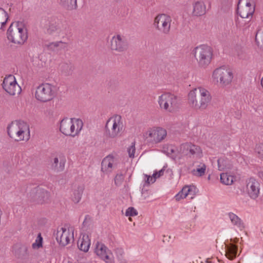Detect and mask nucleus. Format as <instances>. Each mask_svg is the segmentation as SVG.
Masks as SVG:
<instances>
[{"instance_id": "f257e3e1", "label": "nucleus", "mask_w": 263, "mask_h": 263, "mask_svg": "<svg viewBox=\"0 0 263 263\" xmlns=\"http://www.w3.org/2000/svg\"><path fill=\"white\" fill-rule=\"evenodd\" d=\"M212 95L209 90L198 87L191 90L188 94V103L190 106L196 109H205L212 101Z\"/></svg>"}, {"instance_id": "f03ea898", "label": "nucleus", "mask_w": 263, "mask_h": 263, "mask_svg": "<svg viewBox=\"0 0 263 263\" xmlns=\"http://www.w3.org/2000/svg\"><path fill=\"white\" fill-rule=\"evenodd\" d=\"M7 133L15 141H27L30 138L29 126L23 121H14L8 125Z\"/></svg>"}, {"instance_id": "7ed1b4c3", "label": "nucleus", "mask_w": 263, "mask_h": 263, "mask_svg": "<svg viewBox=\"0 0 263 263\" xmlns=\"http://www.w3.org/2000/svg\"><path fill=\"white\" fill-rule=\"evenodd\" d=\"M7 37L14 44L23 45L28 37L26 24L21 21L12 23L8 29Z\"/></svg>"}, {"instance_id": "20e7f679", "label": "nucleus", "mask_w": 263, "mask_h": 263, "mask_svg": "<svg viewBox=\"0 0 263 263\" xmlns=\"http://www.w3.org/2000/svg\"><path fill=\"white\" fill-rule=\"evenodd\" d=\"M105 129L107 138L115 139L121 137L125 129L121 116L115 115L110 117L106 123Z\"/></svg>"}, {"instance_id": "39448f33", "label": "nucleus", "mask_w": 263, "mask_h": 263, "mask_svg": "<svg viewBox=\"0 0 263 263\" xmlns=\"http://www.w3.org/2000/svg\"><path fill=\"white\" fill-rule=\"evenodd\" d=\"M192 54L196 60L198 66L205 68L211 63L213 58V50L206 45H200L195 47Z\"/></svg>"}, {"instance_id": "423d86ee", "label": "nucleus", "mask_w": 263, "mask_h": 263, "mask_svg": "<svg viewBox=\"0 0 263 263\" xmlns=\"http://www.w3.org/2000/svg\"><path fill=\"white\" fill-rule=\"evenodd\" d=\"M145 141L149 145H153L162 142L167 137L166 130L160 126L148 128L143 134Z\"/></svg>"}, {"instance_id": "0eeeda50", "label": "nucleus", "mask_w": 263, "mask_h": 263, "mask_svg": "<svg viewBox=\"0 0 263 263\" xmlns=\"http://www.w3.org/2000/svg\"><path fill=\"white\" fill-rule=\"evenodd\" d=\"M57 87L49 83L40 85L36 89L35 98L40 102H47L52 100L57 95Z\"/></svg>"}, {"instance_id": "6e6552de", "label": "nucleus", "mask_w": 263, "mask_h": 263, "mask_svg": "<svg viewBox=\"0 0 263 263\" xmlns=\"http://www.w3.org/2000/svg\"><path fill=\"white\" fill-rule=\"evenodd\" d=\"M158 103L161 110L172 112L177 106L178 98L173 93L165 92L158 97Z\"/></svg>"}, {"instance_id": "1a4fd4ad", "label": "nucleus", "mask_w": 263, "mask_h": 263, "mask_svg": "<svg viewBox=\"0 0 263 263\" xmlns=\"http://www.w3.org/2000/svg\"><path fill=\"white\" fill-rule=\"evenodd\" d=\"M212 78L221 87L230 85L233 79L232 70L228 68L221 67L214 70Z\"/></svg>"}, {"instance_id": "9d476101", "label": "nucleus", "mask_w": 263, "mask_h": 263, "mask_svg": "<svg viewBox=\"0 0 263 263\" xmlns=\"http://www.w3.org/2000/svg\"><path fill=\"white\" fill-rule=\"evenodd\" d=\"M172 20L171 17L166 14H159L154 18V27L159 32L164 34H169Z\"/></svg>"}, {"instance_id": "9b49d317", "label": "nucleus", "mask_w": 263, "mask_h": 263, "mask_svg": "<svg viewBox=\"0 0 263 263\" xmlns=\"http://www.w3.org/2000/svg\"><path fill=\"white\" fill-rule=\"evenodd\" d=\"M255 12V5L249 0H240L237 5V13L242 18L249 20V22Z\"/></svg>"}, {"instance_id": "f8f14e48", "label": "nucleus", "mask_w": 263, "mask_h": 263, "mask_svg": "<svg viewBox=\"0 0 263 263\" xmlns=\"http://www.w3.org/2000/svg\"><path fill=\"white\" fill-rule=\"evenodd\" d=\"M110 46L111 50L117 52H122L127 49L128 43L125 36L118 34L112 37Z\"/></svg>"}, {"instance_id": "ddd939ff", "label": "nucleus", "mask_w": 263, "mask_h": 263, "mask_svg": "<svg viewBox=\"0 0 263 263\" xmlns=\"http://www.w3.org/2000/svg\"><path fill=\"white\" fill-rule=\"evenodd\" d=\"M27 196L31 202L42 204L48 197V192L39 186H34L30 189Z\"/></svg>"}, {"instance_id": "4468645a", "label": "nucleus", "mask_w": 263, "mask_h": 263, "mask_svg": "<svg viewBox=\"0 0 263 263\" xmlns=\"http://www.w3.org/2000/svg\"><path fill=\"white\" fill-rule=\"evenodd\" d=\"M2 85L3 89L12 96L19 94L21 91V88L17 83L15 77L11 74L5 78Z\"/></svg>"}, {"instance_id": "2eb2a0df", "label": "nucleus", "mask_w": 263, "mask_h": 263, "mask_svg": "<svg viewBox=\"0 0 263 263\" xmlns=\"http://www.w3.org/2000/svg\"><path fill=\"white\" fill-rule=\"evenodd\" d=\"M73 231L72 227H69L67 229L61 228L57 233V241L63 246H66L70 241L73 240Z\"/></svg>"}, {"instance_id": "dca6fc26", "label": "nucleus", "mask_w": 263, "mask_h": 263, "mask_svg": "<svg viewBox=\"0 0 263 263\" xmlns=\"http://www.w3.org/2000/svg\"><path fill=\"white\" fill-rule=\"evenodd\" d=\"M95 252L97 256L106 263L112 262V253L103 243L97 242L96 244Z\"/></svg>"}, {"instance_id": "f3484780", "label": "nucleus", "mask_w": 263, "mask_h": 263, "mask_svg": "<svg viewBox=\"0 0 263 263\" xmlns=\"http://www.w3.org/2000/svg\"><path fill=\"white\" fill-rule=\"evenodd\" d=\"M116 159L111 155L105 157L101 163V171L105 174H109L117 168Z\"/></svg>"}, {"instance_id": "a211bd4d", "label": "nucleus", "mask_w": 263, "mask_h": 263, "mask_svg": "<svg viewBox=\"0 0 263 263\" xmlns=\"http://www.w3.org/2000/svg\"><path fill=\"white\" fill-rule=\"evenodd\" d=\"M66 162V158L63 155H57L51 160V168L56 173L63 172L65 168Z\"/></svg>"}, {"instance_id": "6ab92c4d", "label": "nucleus", "mask_w": 263, "mask_h": 263, "mask_svg": "<svg viewBox=\"0 0 263 263\" xmlns=\"http://www.w3.org/2000/svg\"><path fill=\"white\" fill-rule=\"evenodd\" d=\"M247 192L252 199L256 198L259 193V183L254 178H250L247 184Z\"/></svg>"}, {"instance_id": "aec40b11", "label": "nucleus", "mask_w": 263, "mask_h": 263, "mask_svg": "<svg viewBox=\"0 0 263 263\" xmlns=\"http://www.w3.org/2000/svg\"><path fill=\"white\" fill-rule=\"evenodd\" d=\"M204 0H195L193 3L192 13L195 16H202L206 13V7Z\"/></svg>"}, {"instance_id": "412c9836", "label": "nucleus", "mask_w": 263, "mask_h": 263, "mask_svg": "<svg viewBox=\"0 0 263 263\" xmlns=\"http://www.w3.org/2000/svg\"><path fill=\"white\" fill-rule=\"evenodd\" d=\"M71 118L63 119L61 122L60 131L65 135L73 137Z\"/></svg>"}, {"instance_id": "4be33fe9", "label": "nucleus", "mask_w": 263, "mask_h": 263, "mask_svg": "<svg viewBox=\"0 0 263 263\" xmlns=\"http://www.w3.org/2000/svg\"><path fill=\"white\" fill-rule=\"evenodd\" d=\"M90 246V239L87 234H82L78 241L79 249L85 252H87Z\"/></svg>"}, {"instance_id": "5701e85b", "label": "nucleus", "mask_w": 263, "mask_h": 263, "mask_svg": "<svg viewBox=\"0 0 263 263\" xmlns=\"http://www.w3.org/2000/svg\"><path fill=\"white\" fill-rule=\"evenodd\" d=\"M84 190V186L82 184L73 186L71 195V198L73 202L77 203L80 201Z\"/></svg>"}, {"instance_id": "b1692460", "label": "nucleus", "mask_w": 263, "mask_h": 263, "mask_svg": "<svg viewBox=\"0 0 263 263\" xmlns=\"http://www.w3.org/2000/svg\"><path fill=\"white\" fill-rule=\"evenodd\" d=\"M227 215L232 224L236 228L240 231L245 228V224L243 221L237 215L232 212H229Z\"/></svg>"}, {"instance_id": "393cba45", "label": "nucleus", "mask_w": 263, "mask_h": 263, "mask_svg": "<svg viewBox=\"0 0 263 263\" xmlns=\"http://www.w3.org/2000/svg\"><path fill=\"white\" fill-rule=\"evenodd\" d=\"M218 168L220 171H228L233 167V163L228 158L221 157L217 160Z\"/></svg>"}, {"instance_id": "a878e982", "label": "nucleus", "mask_w": 263, "mask_h": 263, "mask_svg": "<svg viewBox=\"0 0 263 263\" xmlns=\"http://www.w3.org/2000/svg\"><path fill=\"white\" fill-rule=\"evenodd\" d=\"M72 125V135L74 137L79 135L83 127L82 120L77 118H71Z\"/></svg>"}, {"instance_id": "bb28decb", "label": "nucleus", "mask_w": 263, "mask_h": 263, "mask_svg": "<svg viewBox=\"0 0 263 263\" xmlns=\"http://www.w3.org/2000/svg\"><path fill=\"white\" fill-rule=\"evenodd\" d=\"M226 256L230 260H233L236 256L237 252V247L233 245H226Z\"/></svg>"}, {"instance_id": "cd10ccee", "label": "nucleus", "mask_w": 263, "mask_h": 263, "mask_svg": "<svg viewBox=\"0 0 263 263\" xmlns=\"http://www.w3.org/2000/svg\"><path fill=\"white\" fill-rule=\"evenodd\" d=\"M202 156V152L200 147L192 143L190 149V158L193 159H199Z\"/></svg>"}, {"instance_id": "c85d7f7f", "label": "nucleus", "mask_w": 263, "mask_h": 263, "mask_svg": "<svg viewBox=\"0 0 263 263\" xmlns=\"http://www.w3.org/2000/svg\"><path fill=\"white\" fill-rule=\"evenodd\" d=\"M60 4L67 10H72L77 8V0H59Z\"/></svg>"}, {"instance_id": "c756f323", "label": "nucleus", "mask_w": 263, "mask_h": 263, "mask_svg": "<svg viewBox=\"0 0 263 263\" xmlns=\"http://www.w3.org/2000/svg\"><path fill=\"white\" fill-rule=\"evenodd\" d=\"M191 143H184L181 144L178 147V153L180 154V157L185 156L190 158V149H191Z\"/></svg>"}, {"instance_id": "7c9ffc66", "label": "nucleus", "mask_w": 263, "mask_h": 263, "mask_svg": "<svg viewBox=\"0 0 263 263\" xmlns=\"http://www.w3.org/2000/svg\"><path fill=\"white\" fill-rule=\"evenodd\" d=\"M8 20V13L3 8L0 7V31L3 30Z\"/></svg>"}, {"instance_id": "2f4dec72", "label": "nucleus", "mask_w": 263, "mask_h": 263, "mask_svg": "<svg viewBox=\"0 0 263 263\" xmlns=\"http://www.w3.org/2000/svg\"><path fill=\"white\" fill-rule=\"evenodd\" d=\"M166 153L168 156L173 159L180 158V154L178 153V147L176 148L174 146H168L167 147Z\"/></svg>"}, {"instance_id": "473e14b6", "label": "nucleus", "mask_w": 263, "mask_h": 263, "mask_svg": "<svg viewBox=\"0 0 263 263\" xmlns=\"http://www.w3.org/2000/svg\"><path fill=\"white\" fill-rule=\"evenodd\" d=\"M206 168V166L204 163H200L198 165H197L196 169H194L192 171V174L196 176H202L205 173Z\"/></svg>"}, {"instance_id": "72a5a7b5", "label": "nucleus", "mask_w": 263, "mask_h": 263, "mask_svg": "<svg viewBox=\"0 0 263 263\" xmlns=\"http://www.w3.org/2000/svg\"><path fill=\"white\" fill-rule=\"evenodd\" d=\"M61 32L60 25L56 23L50 24L47 29V32L50 34H60Z\"/></svg>"}, {"instance_id": "f704fd0d", "label": "nucleus", "mask_w": 263, "mask_h": 263, "mask_svg": "<svg viewBox=\"0 0 263 263\" xmlns=\"http://www.w3.org/2000/svg\"><path fill=\"white\" fill-rule=\"evenodd\" d=\"M234 180L233 176L228 175L227 173H221L220 174V180L221 183L226 185L231 184Z\"/></svg>"}, {"instance_id": "c9c22d12", "label": "nucleus", "mask_w": 263, "mask_h": 263, "mask_svg": "<svg viewBox=\"0 0 263 263\" xmlns=\"http://www.w3.org/2000/svg\"><path fill=\"white\" fill-rule=\"evenodd\" d=\"M62 71L66 75H70L74 69L73 66L71 64L64 63L61 66Z\"/></svg>"}, {"instance_id": "e433bc0d", "label": "nucleus", "mask_w": 263, "mask_h": 263, "mask_svg": "<svg viewBox=\"0 0 263 263\" xmlns=\"http://www.w3.org/2000/svg\"><path fill=\"white\" fill-rule=\"evenodd\" d=\"M43 238L41 234H39L34 242L32 245V248L38 249L42 247Z\"/></svg>"}, {"instance_id": "4c0bfd02", "label": "nucleus", "mask_w": 263, "mask_h": 263, "mask_svg": "<svg viewBox=\"0 0 263 263\" xmlns=\"http://www.w3.org/2000/svg\"><path fill=\"white\" fill-rule=\"evenodd\" d=\"M124 180V176L122 173L117 174L114 179L115 183L116 186H120L123 182Z\"/></svg>"}, {"instance_id": "58836bf2", "label": "nucleus", "mask_w": 263, "mask_h": 263, "mask_svg": "<svg viewBox=\"0 0 263 263\" xmlns=\"http://www.w3.org/2000/svg\"><path fill=\"white\" fill-rule=\"evenodd\" d=\"M193 187L192 186H185L182 188V192L184 193V196L186 198L188 195H193Z\"/></svg>"}, {"instance_id": "ea45409f", "label": "nucleus", "mask_w": 263, "mask_h": 263, "mask_svg": "<svg viewBox=\"0 0 263 263\" xmlns=\"http://www.w3.org/2000/svg\"><path fill=\"white\" fill-rule=\"evenodd\" d=\"M138 214L137 210L133 207L128 208L125 212V215L126 216H134Z\"/></svg>"}, {"instance_id": "a19ab883", "label": "nucleus", "mask_w": 263, "mask_h": 263, "mask_svg": "<svg viewBox=\"0 0 263 263\" xmlns=\"http://www.w3.org/2000/svg\"><path fill=\"white\" fill-rule=\"evenodd\" d=\"M136 151L135 145L134 143H132V145L128 148L127 152L129 157L133 158L135 157Z\"/></svg>"}, {"instance_id": "79ce46f5", "label": "nucleus", "mask_w": 263, "mask_h": 263, "mask_svg": "<svg viewBox=\"0 0 263 263\" xmlns=\"http://www.w3.org/2000/svg\"><path fill=\"white\" fill-rule=\"evenodd\" d=\"M63 45V43L62 42H53L49 44V47L50 49L55 50H58V48L59 46H61Z\"/></svg>"}, {"instance_id": "37998d69", "label": "nucleus", "mask_w": 263, "mask_h": 263, "mask_svg": "<svg viewBox=\"0 0 263 263\" xmlns=\"http://www.w3.org/2000/svg\"><path fill=\"white\" fill-rule=\"evenodd\" d=\"M255 151L258 154V156L263 159V144L258 145L255 148Z\"/></svg>"}, {"instance_id": "c03bdc74", "label": "nucleus", "mask_w": 263, "mask_h": 263, "mask_svg": "<svg viewBox=\"0 0 263 263\" xmlns=\"http://www.w3.org/2000/svg\"><path fill=\"white\" fill-rule=\"evenodd\" d=\"M144 179L145 180L146 183H147V184L153 183L155 182L156 181L155 178L153 177V175L152 176L145 175Z\"/></svg>"}, {"instance_id": "a18cd8bd", "label": "nucleus", "mask_w": 263, "mask_h": 263, "mask_svg": "<svg viewBox=\"0 0 263 263\" xmlns=\"http://www.w3.org/2000/svg\"><path fill=\"white\" fill-rule=\"evenodd\" d=\"M164 172V168L163 167V168H162L161 170H160L158 172H157V171L155 172L154 173V174H153V177L156 180L157 178H158L160 177H161L162 175H163Z\"/></svg>"}, {"instance_id": "49530a36", "label": "nucleus", "mask_w": 263, "mask_h": 263, "mask_svg": "<svg viewBox=\"0 0 263 263\" xmlns=\"http://www.w3.org/2000/svg\"><path fill=\"white\" fill-rule=\"evenodd\" d=\"M183 194H184V193H183L182 189L181 191H180L178 194H177L175 195V198L176 200L179 201L181 199L185 198V197H183L184 196Z\"/></svg>"}, {"instance_id": "de8ad7c7", "label": "nucleus", "mask_w": 263, "mask_h": 263, "mask_svg": "<svg viewBox=\"0 0 263 263\" xmlns=\"http://www.w3.org/2000/svg\"><path fill=\"white\" fill-rule=\"evenodd\" d=\"M257 36H259L261 38V41L263 43V30H258L256 33L255 39L257 40Z\"/></svg>"}, {"instance_id": "09e8293b", "label": "nucleus", "mask_w": 263, "mask_h": 263, "mask_svg": "<svg viewBox=\"0 0 263 263\" xmlns=\"http://www.w3.org/2000/svg\"><path fill=\"white\" fill-rule=\"evenodd\" d=\"M242 23H240L238 21H236V26L238 28H242L243 29H247L249 27V25H247L246 26H242Z\"/></svg>"}, {"instance_id": "8fccbe9b", "label": "nucleus", "mask_w": 263, "mask_h": 263, "mask_svg": "<svg viewBox=\"0 0 263 263\" xmlns=\"http://www.w3.org/2000/svg\"><path fill=\"white\" fill-rule=\"evenodd\" d=\"M259 176L262 179H263V172H259Z\"/></svg>"}, {"instance_id": "3c124183", "label": "nucleus", "mask_w": 263, "mask_h": 263, "mask_svg": "<svg viewBox=\"0 0 263 263\" xmlns=\"http://www.w3.org/2000/svg\"><path fill=\"white\" fill-rule=\"evenodd\" d=\"M261 84L263 87V77L262 78V79L261 80Z\"/></svg>"}, {"instance_id": "603ef678", "label": "nucleus", "mask_w": 263, "mask_h": 263, "mask_svg": "<svg viewBox=\"0 0 263 263\" xmlns=\"http://www.w3.org/2000/svg\"><path fill=\"white\" fill-rule=\"evenodd\" d=\"M23 249H24V250L25 251H27V248H26V247L23 248Z\"/></svg>"}]
</instances>
